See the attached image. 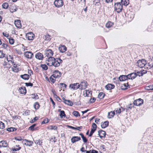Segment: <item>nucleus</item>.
Here are the masks:
<instances>
[{
	"label": "nucleus",
	"mask_w": 153,
	"mask_h": 153,
	"mask_svg": "<svg viewBox=\"0 0 153 153\" xmlns=\"http://www.w3.org/2000/svg\"><path fill=\"white\" fill-rule=\"evenodd\" d=\"M92 92L89 90H86L83 92V95L85 97H88L90 94L91 95Z\"/></svg>",
	"instance_id": "393cba45"
},
{
	"label": "nucleus",
	"mask_w": 153,
	"mask_h": 153,
	"mask_svg": "<svg viewBox=\"0 0 153 153\" xmlns=\"http://www.w3.org/2000/svg\"><path fill=\"white\" fill-rule=\"evenodd\" d=\"M95 131V130L94 129H91V130L90 133V134L88 135L89 136L91 137Z\"/></svg>",
	"instance_id": "0e129e2a"
},
{
	"label": "nucleus",
	"mask_w": 153,
	"mask_h": 153,
	"mask_svg": "<svg viewBox=\"0 0 153 153\" xmlns=\"http://www.w3.org/2000/svg\"><path fill=\"white\" fill-rule=\"evenodd\" d=\"M38 120V118L37 117H35L33 118V119H31L30 121V123H33Z\"/></svg>",
	"instance_id": "4d7b16f0"
},
{
	"label": "nucleus",
	"mask_w": 153,
	"mask_h": 153,
	"mask_svg": "<svg viewBox=\"0 0 153 153\" xmlns=\"http://www.w3.org/2000/svg\"><path fill=\"white\" fill-rule=\"evenodd\" d=\"M12 71L15 72L17 73L19 71V69L18 68H12Z\"/></svg>",
	"instance_id": "bf43d9fd"
},
{
	"label": "nucleus",
	"mask_w": 153,
	"mask_h": 153,
	"mask_svg": "<svg viewBox=\"0 0 153 153\" xmlns=\"http://www.w3.org/2000/svg\"><path fill=\"white\" fill-rule=\"evenodd\" d=\"M106 134L105 132L102 130H100L98 131V135L101 138L105 137Z\"/></svg>",
	"instance_id": "dca6fc26"
},
{
	"label": "nucleus",
	"mask_w": 153,
	"mask_h": 153,
	"mask_svg": "<svg viewBox=\"0 0 153 153\" xmlns=\"http://www.w3.org/2000/svg\"><path fill=\"white\" fill-rule=\"evenodd\" d=\"M143 103V100L139 98L134 101L133 104L136 106H140Z\"/></svg>",
	"instance_id": "1a4fd4ad"
},
{
	"label": "nucleus",
	"mask_w": 153,
	"mask_h": 153,
	"mask_svg": "<svg viewBox=\"0 0 153 153\" xmlns=\"http://www.w3.org/2000/svg\"><path fill=\"white\" fill-rule=\"evenodd\" d=\"M52 75L55 78H59L61 76L62 73L58 70H55Z\"/></svg>",
	"instance_id": "9b49d317"
},
{
	"label": "nucleus",
	"mask_w": 153,
	"mask_h": 153,
	"mask_svg": "<svg viewBox=\"0 0 153 153\" xmlns=\"http://www.w3.org/2000/svg\"><path fill=\"white\" fill-rule=\"evenodd\" d=\"M27 71L28 74H24L21 75H20V77L25 80H28L30 77L33 74V72L30 69V68H28L27 69Z\"/></svg>",
	"instance_id": "7ed1b4c3"
},
{
	"label": "nucleus",
	"mask_w": 153,
	"mask_h": 153,
	"mask_svg": "<svg viewBox=\"0 0 153 153\" xmlns=\"http://www.w3.org/2000/svg\"><path fill=\"white\" fill-rule=\"evenodd\" d=\"M8 47V44L6 43H3L2 44L1 48L4 49H7V48Z\"/></svg>",
	"instance_id": "49530a36"
},
{
	"label": "nucleus",
	"mask_w": 153,
	"mask_h": 153,
	"mask_svg": "<svg viewBox=\"0 0 153 153\" xmlns=\"http://www.w3.org/2000/svg\"><path fill=\"white\" fill-rule=\"evenodd\" d=\"M36 124H34L32 125L31 126L28 128V130L30 131H33L37 130L36 128H35V127L36 126Z\"/></svg>",
	"instance_id": "c756f323"
},
{
	"label": "nucleus",
	"mask_w": 153,
	"mask_h": 153,
	"mask_svg": "<svg viewBox=\"0 0 153 153\" xmlns=\"http://www.w3.org/2000/svg\"><path fill=\"white\" fill-rule=\"evenodd\" d=\"M97 125H96L94 123H93L92 125V128L91 129H94L95 130H96L97 128Z\"/></svg>",
	"instance_id": "e2e57ef3"
},
{
	"label": "nucleus",
	"mask_w": 153,
	"mask_h": 153,
	"mask_svg": "<svg viewBox=\"0 0 153 153\" xmlns=\"http://www.w3.org/2000/svg\"><path fill=\"white\" fill-rule=\"evenodd\" d=\"M7 142L5 141H1L0 142V148L2 147H6L7 146Z\"/></svg>",
	"instance_id": "a878e982"
},
{
	"label": "nucleus",
	"mask_w": 153,
	"mask_h": 153,
	"mask_svg": "<svg viewBox=\"0 0 153 153\" xmlns=\"http://www.w3.org/2000/svg\"><path fill=\"white\" fill-rule=\"evenodd\" d=\"M59 85L61 88L63 87L64 88H66L67 87L65 83H59Z\"/></svg>",
	"instance_id": "13d9d810"
},
{
	"label": "nucleus",
	"mask_w": 153,
	"mask_h": 153,
	"mask_svg": "<svg viewBox=\"0 0 153 153\" xmlns=\"http://www.w3.org/2000/svg\"><path fill=\"white\" fill-rule=\"evenodd\" d=\"M50 81L52 84L54 83L56 81V79L52 75L49 78Z\"/></svg>",
	"instance_id": "79ce46f5"
},
{
	"label": "nucleus",
	"mask_w": 153,
	"mask_h": 153,
	"mask_svg": "<svg viewBox=\"0 0 153 153\" xmlns=\"http://www.w3.org/2000/svg\"><path fill=\"white\" fill-rule=\"evenodd\" d=\"M14 24L17 28H20L21 27L22 25L21 23V21L20 20L17 19L15 20Z\"/></svg>",
	"instance_id": "6ab92c4d"
},
{
	"label": "nucleus",
	"mask_w": 153,
	"mask_h": 153,
	"mask_svg": "<svg viewBox=\"0 0 153 153\" xmlns=\"http://www.w3.org/2000/svg\"><path fill=\"white\" fill-rule=\"evenodd\" d=\"M79 87H80V86L79 83L71 84L69 85L70 88L73 90H76L79 88Z\"/></svg>",
	"instance_id": "f8f14e48"
},
{
	"label": "nucleus",
	"mask_w": 153,
	"mask_h": 153,
	"mask_svg": "<svg viewBox=\"0 0 153 153\" xmlns=\"http://www.w3.org/2000/svg\"><path fill=\"white\" fill-rule=\"evenodd\" d=\"M16 147H17V148H11V150L13 151H17L20 150L21 149V147H20L19 145H16Z\"/></svg>",
	"instance_id": "a19ab883"
},
{
	"label": "nucleus",
	"mask_w": 153,
	"mask_h": 153,
	"mask_svg": "<svg viewBox=\"0 0 153 153\" xmlns=\"http://www.w3.org/2000/svg\"><path fill=\"white\" fill-rule=\"evenodd\" d=\"M45 55L46 58L45 62L46 63L52 60L53 58L52 56L53 54V51L51 49L47 48L45 51Z\"/></svg>",
	"instance_id": "f03ea898"
},
{
	"label": "nucleus",
	"mask_w": 153,
	"mask_h": 153,
	"mask_svg": "<svg viewBox=\"0 0 153 153\" xmlns=\"http://www.w3.org/2000/svg\"><path fill=\"white\" fill-rule=\"evenodd\" d=\"M51 36L48 34H46L45 35L44 38L45 40L49 41L51 39Z\"/></svg>",
	"instance_id": "e433bc0d"
},
{
	"label": "nucleus",
	"mask_w": 153,
	"mask_h": 153,
	"mask_svg": "<svg viewBox=\"0 0 153 153\" xmlns=\"http://www.w3.org/2000/svg\"><path fill=\"white\" fill-rule=\"evenodd\" d=\"M81 140V138L79 137L74 136L71 139V142L72 143H74L78 141Z\"/></svg>",
	"instance_id": "a211bd4d"
},
{
	"label": "nucleus",
	"mask_w": 153,
	"mask_h": 153,
	"mask_svg": "<svg viewBox=\"0 0 153 153\" xmlns=\"http://www.w3.org/2000/svg\"><path fill=\"white\" fill-rule=\"evenodd\" d=\"M25 57L28 59H32L33 57V52L30 51H25L24 53Z\"/></svg>",
	"instance_id": "423d86ee"
},
{
	"label": "nucleus",
	"mask_w": 153,
	"mask_h": 153,
	"mask_svg": "<svg viewBox=\"0 0 153 153\" xmlns=\"http://www.w3.org/2000/svg\"><path fill=\"white\" fill-rule=\"evenodd\" d=\"M34 108L35 109H38L40 107V105L39 103L38 102H35L33 105Z\"/></svg>",
	"instance_id": "4c0bfd02"
},
{
	"label": "nucleus",
	"mask_w": 153,
	"mask_h": 153,
	"mask_svg": "<svg viewBox=\"0 0 153 153\" xmlns=\"http://www.w3.org/2000/svg\"><path fill=\"white\" fill-rule=\"evenodd\" d=\"M79 135L81 136L83 142L84 143H86L88 140L86 137L84 136V134L82 133H80Z\"/></svg>",
	"instance_id": "72a5a7b5"
},
{
	"label": "nucleus",
	"mask_w": 153,
	"mask_h": 153,
	"mask_svg": "<svg viewBox=\"0 0 153 153\" xmlns=\"http://www.w3.org/2000/svg\"><path fill=\"white\" fill-rule=\"evenodd\" d=\"M35 143L37 144L40 145H42V142L41 140H40L39 139L36 140Z\"/></svg>",
	"instance_id": "603ef678"
},
{
	"label": "nucleus",
	"mask_w": 153,
	"mask_h": 153,
	"mask_svg": "<svg viewBox=\"0 0 153 153\" xmlns=\"http://www.w3.org/2000/svg\"><path fill=\"white\" fill-rule=\"evenodd\" d=\"M114 111V112H116V114H120L121 112V110L120 108L115 109Z\"/></svg>",
	"instance_id": "6e6d98bb"
},
{
	"label": "nucleus",
	"mask_w": 153,
	"mask_h": 153,
	"mask_svg": "<svg viewBox=\"0 0 153 153\" xmlns=\"http://www.w3.org/2000/svg\"><path fill=\"white\" fill-rule=\"evenodd\" d=\"M5 54L2 51L0 50V58H3L5 56Z\"/></svg>",
	"instance_id": "052dcab7"
},
{
	"label": "nucleus",
	"mask_w": 153,
	"mask_h": 153,
	"mask_svg": "<svg viewBox=\"0 0 153 153\" xmlns=\"http://www.w3.org/2000/svg\"><path fill=\"white\" fill-rule=\"evenodd\" d=\"M119 80L120 81H125L128 79V77L127 75H121L119 78Z\"/></svg>",
	"instance_id": "4be33fe9"
},
{
	"label": "nucleus",
	"mask_w": 153,
	"mask_h": 153,
	"mask_svg": "<svg viewBox=\"0 0 153 153\" xmlns=\"http://www.w3.org/2000/svg\"><path fill=\"white\" fill-rule=\"evenodd\" d=\"M114 25L113 23L111 22H108L105 25L106 27L108 28H109L111 27Z\"/></svg>",
	"instance_id": "f704fd0d"
},
{
	"label": "nucleus",
	"mask_w": 153,
	"mask_h": 153,
	"mask_svg": "<svg viewBox=\"0 0 153 153\" xmlns=\"http://www.w3.org/2000/svg\"><path fill=\"white\" fill-rule=\"evenodd\" d=\"M80 87L79 89L81 90H84L87 88L88 83L86 81L83 80L79 84Z\"/></svg>",
	"instance_id": "6e6552de"
},
{
	"label": "nucleus",
	"mask_w": 153,
	"mask_h": 153,
	"mask_svg": "<svg viewBox=\"0 0 153 153\" xmlns=\"http://www.w3.org/2000/svg\"><path fill=\"white\" fill-rule=\"evenodd\" d=\"M3 35L6 37L7 39L10 36L9 35V33L7 32H4L3 33Z\"/></svg>",
	"instance_id": "de8ad7c7"
},
{
	"label": "nucleus",
	"mask_w": 153,
	"mask_h": 153,
	"mask_svg": "<svg viewBox=\"0 0 153 153\" xmlns=\"http://www.w3.org/2000/svg\"><path fill=\"white\" fill-rule=\"evenodd\" d=\"M59 116L61 118H62L63 117H66V114H65V112L64 111H61L60 113L59 114Z\"/></svg>",
	"instance_id": "a18cd8bd"
},
{
	"label": "nucleus",
	"mask_w": 153,
	"mask_h": 153,
	"mask_svg": "<svg viewBox=\"0 0 153 153\" xmlns=\"http://www.w3.org/2000/svg\"><path fill=\"white\" fill-rule=\"evenodd\" d=\"M35 57L37 59L42 60L44 58L43 54L40 52L36 53L35 55Z\"/></svg>",
	"instance_id": "4468645a"
},
{
	"label": "nucleus",
	"mask_w": 153,
	"mask_h": 153,
	"mask_svg": "<svg viewBox=\"0 0 153 153\" xmlns=\"http://www.w3.org/2000/svg\"><path fill=\"white\" fill-rule=\"evenodd\" d=\"M7 130L9 132H13L15 131L16 130V129L15 128L11 127L8 128Z\"/></svg>",
	"instance_id": "09e8293b"
},
{
	"label": "nucleus",
	"mask_w": 153,
	"mask_h": 153,
	"mask_svg": "<svg viewBox=\"0 0 153 153\" xmlns=\"http://www.w3.org/2000/svg\"><path fill=\"white\" fill-rule=\"evenodd\" d=\"M13 7H11L10 8V11L11 13H13L14 12L16 11V9H13Z\"/></svg>",
	"instance_id": "69168bd1"
},
{
	"label": "nucleus",
	"mask_w": 153,
	"mask_h": 153,
	"mask_svg": "<svg viewBox=\"0 0 153 153\" xmlns=\"http://www.w3.org/2000/svg\"><path fill=\"white\" fill-rule=\"evenodd\" d=\"M7 60L8 61V62H10L12 64V65H13V67L14 68H18V66H19V64L16 62H14L13 61L11 60H8V57H7Z\"/></svg>",
	"instance_id": "5701e85b"
},
{
	"label": "nucleus",
	"mask_w": 153,
	"mask_h": 153,
	"mask_svg": "<svg viewBox=\"0 0 153 153\" xmlns=\"http://www.w3.org/2000/svg\"><path fill=\"white\" fill-rule=\"evenodd\" d=\"M49 122V120L48 118H46L44 119L41 123V124L43 125Z\"/></svg>",
	"instance_id": "3c124183"
},
{
	"label": "nucleus",
	"mask_w": 153,
	"mask_h": 153,
	"mask_svg": "<svg viewBox=\"0 0 153 153\" xmlns=\"http://www.w3.org/2000/svg\"><path fill=\"white\" fill-rule=\"evenodd\" d=\"M115 115L114 111H111L108 112L107 116V117L109 119H111L113 118Z\"/></svg>",
	"instance_id": "bb28decb"
},
{
	"label": "nucleus",
	"mask_w": 153,
	"mask_h": 153,
	"mask_svg": "<svg viewBox=\"0 0 153 153\" xmlns=\"http://www.w3.org/2000/svg\"><path fill=\"white\" fill-rule=\"evenodd\" d=\"M18 90L20 94L23 95H25L27 92L26 88L25 87L19 88Z\"/></svg>",
	"instance_id": "2eb2a0df"
},
{
	"label": "nucleus",
	"mask_w": 153,
	"mask_h": 153,
	"mask_svg": "<svg viewBox=\"0 0 153 153\" xmlns=\"http://www.w3.org/2000/svg\"><path fill=\"white\" fill-rule=\"evenodd\" d=\"M2 8L4 9H7L8 8L9 5L7 3L4 2L2 4Z\"/></svg>",
	"instance_id": "c03bdc74"
},
{
	"label": "nucleus",
	"mask_w": 153,
	"mask_h": 153,
	"mask_svg": "<svg viewBox=\"0 0 153 153\" xmlns=\"http://www.w3.org/2000/svg\"><path fill=\"white\" fill-rule=\"evenodd\" d=\"M15 50L17 53L18 54L21 55L22 53V51L16 48L15 49Z\"/></svg>",
	"instance_id": "680f3d73"
},
{
	"label": "nucleus",
	"mask_w": 153,
	"mask_h": 153,
	"mask_svg": "<svg viewBox=\"0 0 153 153\" xmlns=\"http://www.w3.org/2000/svg\"><path fill=\"white\" fill-rule=\"evenodd\" d=\"M22 143L26 146H30L32 145L33 142L32 141L25 139L23 140Z\"/></svg>",
	"instance_id": "9d476101"
},
{
	"label": "nucleus",
	"mask_w": 153,
	"mask_h": 153,
	"mask_svg": "<svg viewBox=\"0 0 153 153\" xmlns=\"http://www.w3.org/2000/svg\"><path fill=\"white\" fill-rule=\"evenodd\" d=\"M109 122L108 121H105L101 123V126L102 128H105L108 126Z\"/></svg>",
	"instance_id": "cd10ccee"
},
{
	"label": "nucleus",
	"mask_w": 153,
	"mask_h": 153,
	"mask_svg": "<svg viewBox=\"0 0 153 153\" xmlns=\"http://www.w3.org/2000/svg\"><path fill=\"white\" fill-rule=\"evenodd\" d=\"M121 2L123 5L126 6L129 3V0H121Z\"/></svg>",
	"instance_id": "2f4dec72"
},
{
	"label": "nucleus",
	"mask_w": 153,
	"mask_h": 153,
	"mask_svg": "<svg viewBox=\"0 0 153 153\" xmlns=\"http://www.w3.org/2000/svg\"><path fill=\"white\" fill-rule=\"evenodd\" d=\"M105 94L102 92L99 93L98 96V97L100 99H102L105 97Z\"/></svg>",
	"instance_id": "c9c22d12"
},
{
	"label": "nucleus",
	"mask_w": 153,
	"mask_h": 153,
	"mask_svg": "<svg viewBox=\"0 0 153 153\" xmlns=\"http://www.w3.org/2000/svg\"><path fill=\"white\" fill-rule=\"evenodd\" d=\"M8 39H9V43L10 45H12L14 44L15 40L13 38L10 36Z\"/></svg>",
	"instance_id": "ea45409f"
},
{
	"label": "nucleus",
	"mask_w": 153,
	"mask_h": 153,
	"mask_svg": "<svg viewBox=\"0 0 153 153\" xmlns=\"http://www.w3.org/2000/svg\"><path fill=\"white\" fill-rule=\"evenodd\" d=\"M14 139L15 140L17 141H21L22 140H23L20 136H19L16 137H15Z\"/></svg>",
	"instance_id": "5fc2aeb1"
},
{
	"label": "nucleus",
	"mask_w": 153,
	"mask_h": 153,
	"mask_svg": "<svg viewBox=\"0 0 153 153\" xmlns=\"http://www.w3.org/2000/svg\"><path fill=\"white\" fill-rule=\"evenodd\" d=\"M134 107V104L132 103L130 104L126 109V112L130 111Z\"/></svg>",
	"instance_id": "7c9ffc66"
},
{
	"label": "nucleus",
	"mask_w": 153,
	"mask_h": 153,
	"mask_svg": "<svg viewBox=\"0 0 153 153\" xmlns=\"http://www.w3.org/2000/svg\"><path fill=\"white\" fill-rule=\"evenodd\" d=\"M47 128L48 130H57L58 128L56 126L51 125L47 126Z\"/></svg>",
	"instance_id": "c85d7f7f"
},
{
	"label": "nucleus",
	"mask_w": 153,
	"mask_h": 153,
	"mask_svg": "<svg viewBox=\"0 0 153 153\" xmlns=\"http://www.w3.org/2000/svg\"><path fill=\"white\" fill-rule=\"evenodd\" d=\"M128 79H133L137 76V75L136 73H133L128 74Z\"/></svg>",
	"instance_id": "aec40b11"
},
{
	"label": "nucleus",
	"mask_w": 153,
	"mask_h": 153,
	"mask_svg": "<svg viewBox=\"0 0 153 153\" xmlns=\"http://www.w3.org/2000/svg\"><path fill=\"white\" fill-rule=\"evenodd\" d=\"M62 99L64 101V102L65 104L70 106H72L73 105V103L71 101L65 99L64 98H62Z\"/></svg>",
	"instance_id": "b1692460"
},
{
	"label": "nucleus",
	"mask_w": 153,
	"mask_h": 153,
	"mask_svg": "<svg viewBox=\"0 0 153 153\" xmlns=\"http://www.w3.org/2000/svg\"><path fill=\"white\" fill-rule=\"evenodd\" d=\"M25 85L27 86H33V84L31 82L26 83H25Z\"/></svg>",
	"instance_id": "774afa93"
},
{
	"label": "nucleus",
	"mask_w": 153,
	"mask_h": 153,
	"mask_svg": "<svg viewBox=\"0 0 153 153\" xmlns=\"http://www.w3.org/2000/svg\"><path fill=\"white\" fill-rule=\"evenodd\" d=\"M115 85L111 84H108L105 86V88L107 90H111L114 88Z\"/></svg>",
	"instance_id": "412c9836"
},
{
	"label": "nucleus",
	"mask_w": 153,
	"mask_h": 153,
	"mask_svg": "<svg viewBox=\"0 0 153 153\" xmlns=\"http://www.w3.org/2000/svg\"><path fill=\"white\" fill-rule=\"evenodd\" d=\"M138 66L140 68H142L144 66L147 67L146 61L144 59L139 60L137 62Z\"/></svg>",
	"instance_id": "39448f33"
},
{
	"label": "nucleus",
	"mask_w": 153,
	"mask_h": 153,
	"mask_svg": "<svg viewBox=\"0 0 153 153\" xmlns=\"http://www.w3.org/2000/svg\"><path fill=\"white\" fill-rule=\"evenodd\" d=\"M96 100V99L95 98L93 97L90 99V101L91 103H93Z\"/></svg>",
	"instance_id": "338daca9"
},
{
	"label": "nucleus",
	"mask_w": 153,
	"mask_h": 153,
	"mask_svg": "<svg viewBox=\"0 0 153 153\" xmlns=\"http://www.w3.org/2000/svg\"><path fill=\"white\" fill-rule=\"evenodd\" d=\"M5 125L2 122L0 121V128L3 129L4 128Z\"/></svg>",
	"instance_id": "8fccbe9b"
},
{
	"label": "nucleus",
	"mask_w": 153,
	"mask_h": 153,
	"mask_svg": "<svg viewBox=\"0 0 153 153\" xmlns=\"http://www.w3.org/2000/svg\"><path fill=\"white\" fill-rule=\"evenodd\" d=\"M145 88L146 90H153V85L146 86Z\"/></svg>",
	"instance_id": "37998d69"
},
{
	"label": "nucleus",
	"mask_w": 153,
	"mask_h": 153,
	"mask_svg": "<svg viewBox=\"0 0 153 153\" xmlns=\"http://www.w3.org/2000/svg\"><path fill=\"white\" fill-rule=\"evenodd\" d=\"M54 4L56 7L59 8L63 6L64 2L62 0H55Z\"/></svg>",
	"instance_id": "0eeeda50"
},
{
	"label": "nucleus",
	"mask_w": 153,
	"mask_h": 153,
	"mask_svg": "<svg viewBox=\"0 0 153 153\" xmlns=\"http://www.w3.org/2000/svg\"><path fill=\"white\" fill-rule=\"evenodd\" d=\"M123 8V5L120 2H117L114 4V11H116L117 13H120L121 12Z\"/></svg>",
	"instance_id": "20e7f679"
},
{
	"label": "nucleus",
	"mask_w": 153,
	"mask_h": 153,
	"mask_svg": "<svg viewBox=\"0 0 153 153\" xmlns=\"http://www.w3.org/2000/svg\"><path fill=\"white\" fill-rule=\"evenodd\" d=\"M41 67L45 70H47L48 69V67L45 64H41Z\"/></svg>",
	"instance_id": "864d4df0"
},
{
	"label": "nucleus",
	"mask_w": 153,
	"mask_h": 153,
	"mask_svg": "<svg viewBox=\"0 0 153 153\" xmlns=\"http://www.w3.org/2000/svg\"><path fill=\"white\" fill-rule=\"evenodd\" d=\"M26 38L29 40H32L34 37V34L32 32H29L26 35Z\"/></svg>",
	"instance_id": "ddd939ff"
},
{
	"label": "nucleus",
	"mask_w": 153,
	"mask_h": 153,
	"mask_svg": "<svg viewBox=\"0 0 153 153\" xmlns=\"http://www.w3.org/2000/svg\"><path fill=\"white\" fill-rule=\"evenodd\" d=\"M72 114L74 116H75L76 117L80 116V114L78 111H74L72 113Z\"/></svg>",
	"instance_id": "58836bf2"
},
{
	"label": "nucleus",
	"mask_w": 153,
	"mask_h": 153,
	"mask_svg": "<svg viewBox=\"0 0 153 153\" xmlns=\"http://www.w3.org/2000/svg\"><path fill=\"white\" fill-rule=\"evenodd\" d=\"M59 50L60 52H65L67 50L66 47L64 45H60L59 47Z\"/></svg>",
	"instance_id": "f3484780"
},
{
	"label": "nucleus",
	"mask_w": 153,
	"mask_h": 153,
	"mask_svg": "<svg viewBox=\"0 0 153 153\" xmlns=\"http://www.w3.org/2000/svg\"><path fill=\"white\" fill-rule=\"evenodd\" d=\"M62 60L59 58H53L52 60L47 62L48 65L50 66H53L55 67L59 66L62 63Z\"/></svg>",
	"instance_id": "f257e3e1"
},
{
	"label": "nucleus",
	"mask_w": 153,
	"mask_h": 153,
	"mask_svg": "<svg viewBox=\"0 0 153 153\" xmlns=\"http://www.w3.org/2000/svg\"><path fill=\"white\" fill-rule=\"evenodd\" d=\"M128 82L124 83L122 85L121 88L123 90L126 89L128 88Z\"/></svg>",
	"instance_id": "473e14b6"
}]
</instances>
